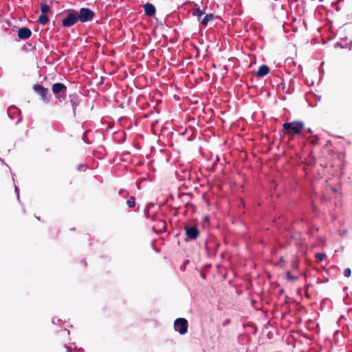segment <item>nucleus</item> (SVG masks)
<instances>
[{
    "label": "nucleus",
    "mask_w": 352,
    "mask_h": 352,
    "mask_svg": "<svg viewBox=\"0 0 352 352\" xmlns=\"http://www.w3.org/2000/svg\"><path fill=\"white\" fill-rule=\"evenodd\" d=\"M35 89L39 93V94L43 97L44 100L46 99L45 96L47 92V89L39 85L36 86Z\"/></svg>",
    "instance_id": "9d476101"
},
{
    "label": "nucleus",
    "mask_w": 352,
    "mask_h": 352,
    "mask_svg": "<svg viewBox=\"0 0 352 352\" xmlns=\"http://www.w3.org/2000/svg\"><path fill=\"white\" fill-rule=\"evenodd\" d=\"M186 233L190 239H195L199 232L195 227H186Z\"/></svg>",
    "instance_id": "423d86ee"
},
{
    "label": "nucleus",
    "mask_w": 352,
    "mask_h": 352,
    "mask_svg": "<svg viewBox=\"0 0 352 352\" xmlns=\"http://www.w3.org/2000/svg\"><path fill=\"white\" fill-rule=\"evenodd\" d=\"M320 1H322V0H320Z\"/></svg>",
    "instance_id": "6ab92c4d"
},
{
    "label": "nucleus",
    "mask_w": 352,
    "mask_h": 352,
    "mask_svg": "<svg viewBox=\"0 0 352 352\" xmlns=\"http://www.w3.org/2000/svg\"><path fill=\"white\" fill-rule=\"evenodd\" d=\"M127 205L130 208H132L135 206V201H134L133 198H131L127 201Z\"/></svg>",
    "instance_id": "dca6fc26"
},
{
    "label": "nucleus",
    "mask_w": 352,
    "mask_h": 352,
    "mask_svg": "<svg viewBox=\"0 0 352 352\" xmlns=\"http://www.w3.org/2000/svg\"><path fill=\"white\" fill-rule=\"evenodd\" d=\"M41 10L42 12V14H45L50 10V7L47 4H42L41 6Z\"/></svg>",
    "instance_id": "4468645a"
},
{
    "label": "nucleus",
    "mask_w": 352,
    "mask_h": 352,
    "mask_svg": "<svg viewBox=\"0 0 352 352\" xmlns=\"http://www.w3.org/2000/svg\"><path fill=\"white\" fill-rule=\"evenodd\" d=\"M144 12L148 16H152L155 12V8L151 3H146L144 5Z\"/></svg>",
    "instance_id": "0eeeda50"
},
{
    "label": "nucleus",
    "mask_w": 352,
    "mask_h": 352,
    "mask_svg": "<svg viewBox=\"0 0 352 352\" xmlns=\"http://www.w3.org/2000/svg\"><path fill=\"white\" fill-rule=\"evenodd\" d=\"M283 127L289 135L299 134L304 127V123L299 121L284 123Z\"/></svg>",
    "instance_id": "f257e3e1"
},
{
    "label": "nucleus",
    "mask_w": 352,
    "mask_h": 352,
    "mask_svg": "<svg viewBox=\"0 0 352 352\" xmlns=\"http://www.w3.org/2000/svg\"><path fill=\"white\" fill-rule=\"evenodd\" d=\"M48 21H49V19H48V17H47L45 14H42L39 16V22H40L41 24H45V23H47Z\"/></svg>",
    "instance_id": "f8f14e48"
},
{
    "label": "nucleus",
    "mask_w": 352,
    "mask_h": 352,
    "mask_svg": "<svg viewBox=\"0 0 352 352\" xmlns=\"http://www.w3.org/2000/svg\"><path fill=\"white\" fill-rule=\"evenodd\" d=\"M175 330L181 335H184L188 330V322L185 318H177L174 322Z\"/></svg>",
    "instance_id": "f03ea898"
},
{
    "label": "nucleus",
    "mask_w": 352,
    "mask_h": 352,
    "mask_svg": "<svg viewBox=\"0 0 352 352\" xmlns=\"http://www.w3.org/2000/svg\"><path fill=\"white\" fill-rule=\"evenodd\" d=\"M93 16L94 12L91 10L87 8H82L80 10L78 19L82 22H85L91 20Z\"/></svg>",
    "instance_id": "7ed1b4c3"
},
{
    "label": "nucleus",
    "mask_w": 352,
    "mask_h": 352,
    "mask_svg": "<svg viewBox=\"0 0 352 352\" xmlns=\"http://www.w3.org/2000/svg\"><path fill=\"white\" fill-rule=\"evenodd\" d=\"M65 89V86L62 83H56L52 86V91L54 94L60 93Z\"/></svg>",
    "instance_id": "1a4fd4ad"
},
{
    "label": "nucleus",
    "mask_w": 352,
    "mask_h": 352,
    "mask_svg": "<svg viewBox=\"0 0 352 352\" xmlns=\"http://www.w3.org/2000/svg\"><path fill=\"white\" fill-rule=\"evenodd\" d=\"M325 257V254H322V253H317L316 254V259L318 261H322L324 258Z\"/></svg>",
    "instance_id": "2eb2a0df"
},
{
    "label": "nucleus",
    "mask_w": 352,
    "mask_h": 352,
    "mask_svg": "<svg viewBox=\"0 0 352 352\" xmlns=\"http://www.w3.org/2000/svg\"><path fill=\"white\" fill-rule=\"evenodd\" d=\"M204 14V11H201L200 9L197 8L193 12V15L197 16L198 19H200L201 15Z\"/></svg>",
    "instance_id": "ddd939ff"
},
{
    "label": "nucleus",
    "mask_w": 352,
    "mask_h": 352,
    "mask_svg": "<svg viewBox=\"0 0 352 352\" xmlns=\"http://www.w3.org/2000/svg\"><path fill=\"white\" fill-rule=\"evenodd\" d=\"M351 274V271L349 268H346L344 270V276L349 277V276H350Z\"/></svg>",
    "instance_id": "f3484780"
},
{
    "label": "nucleus",
    "mask_w": 352,
    "mask_h": 352,
    "mask_svg": "<svg viewBox=\"0 0 352 352\" xmlns=\"http://www.w3.org/2000/svg\"><path fill=\"white\" fill-rule=\"evenodd\" d=\"M214 19V16L212 14H207L201 21V23L204 25H206L209 21H211Z\"/></svg>",
    "instance_id": "9b49d317"
},
{
    "label": "nucleus",
    "mask_w": 352,
    "mask_h": 352,
    "mask_svg": "<svg viewBox=\"0 0 352 352\" xmlns=\"http://www.w3.org/2000/svg\"><path fill=\"white\" fill-rule=\"evenodd\" d=\"M31 35V31L27 28H20L18 31V36L21 39H26Z\"/></svg>",
    "instance_id": "39448f33"
},
{
    "label": "nucleus",
    "mask_w": 352,
    "mask_h": 352,
    "mask_svg": "<svg viewBox=\"0 0 352 352\" xmlns=\"http://www.w3.org/2000/svg\"><path fill=\"white\" fill-rule=\"evenodd\" d=\"M287 278L289 279V280H295L296 278L292 276L289 272H287Z\"/></svg>",
    "instance_id": "a211bd4d"
},
{
    "label": "nucleus",
    "mask_w": 352,
    "mask_h": 352,
    "mask_svg": "<svg viewBox=\"0 0 352 352\" xmlns=\"http://www.w3.org/2000/svg\"><path fill=\"white\" fill-rule=\"evenodd\" d=\"M77 21L78 17L76 16L70 14L63 20V24L65 27H69L76 23Z\"/></svg>",
    "instance_id": "20e7f679"
},
{
    "label": "nucleus",
    "mask_w": 352,
    "mask_h": 352,
    "mask_svg": "<svg viewBox=\"0 0 352 352\" xmlns=\"http://www.w3.org/2000/svg\"><path fill=\"white\" fill-rule=\"evenodd\" d=\"M269 71H270V69H269L267 66H266V65H261L258 68V69L257 71V73H256V75L258 76L263 77V76L267 75L269 73Z\"/></svg>",
    "instance_id": "6e6552de"
}]
</instances>
